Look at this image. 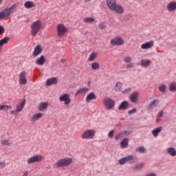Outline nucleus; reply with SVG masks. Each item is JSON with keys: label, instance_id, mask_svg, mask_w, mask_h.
<instances>
[{"label": "nucleus", "instance_id": "f257e3e1", "mask_svg": "<svg viewBox=\"0 0 176 176\" xmlns=\"http://www.w3.org/2000/svg\"><path fill=\"white\" fill-rule=\"evenodd\" d=\"M74 160L71 157H65L58 160L54 164V168H60V167H68L72 164Z\"/></svg>", "mask_w": 176, "mask_h": 176}, {"label": "nucleus", "instance_id": "f03ea898", "mask_svg": "<svg viewBox=\"0 0 176 176\" xmlns=\"http://www.w3.org/2000/svg\"><path fill=\"white\" fill-rule=\"evenodd\" d=\"M30 29L32 36L35 38L41 30H42V21L39 20L35 21L30 25Z\"/></svg>", "mask_w": 176, "mask_h": 176}, {"label": "nucleus", "instance_id": "7ed1b4c3", "mask_svg": "<svg viewBox=\"0 0 176 176\" xmlns=\"http://www.w3.org/2000/svg\"><path fill=\"white\" fill-rule=\"evenodd\" d=\"M16 10V4H13L10 7L6 8L3 11L0 12V20L8 19L9 16Z\"/></svg>", "mask_w": 176, "mask_h": 176}, {"label": "nucleus", "instance_id": "20e7f679", "mask_svg": "<svg viewBox=\"0 0 176 176\" xmlns=\"http://www.w3.org/2000/svg\"><path fill=\"white\" fill-rule=\"evenodd\" d=\"M96 135V131L94 129H88L85 131L81 134L82 140H93Z\"/></svg>", "mask_w": 176, "mask_h": 176}, {"label": "nucleus", "instance_id": "39448f33", "mask_svg": "<svg viewBox=\"0 0 176 176\" xmlns=\"http://www.w3.org/2000/svg\"><path fill=\"white\" fill-rule=\"evenodd\" d=\"M25 107V99L22 100L20 102L16 105V110L11 111V115H17L23 111V109Z\"/></svg>", "mask_w": 176, "mask_h": 176}, {"label": "nucleus", "instance_id": "423d86ee", "mask_svg": "<svg viewBox=\"0 0 176 176\" xmlns=\"http://www.w3.org/2000/svg\"><path fill=\"white\" fill-rule=\"evenodd\" d=\"M43 155H35L28 159V164H34V163H39L43 160Z\"/></svg>", "mask_w": 176, "mask_h": 176}, {"label": "nucleus", "instance_id": "0eeeda50", "mask_svg": "<svg viewBox=\"0 0 176 176\" xmlns=\"http://www.w3.org/2000/svg\"><path fill=\"white\" fill-rule=\"evenodd\" d=\"M103 105L107 109H113L115 108V100L111 98H105L103 99Z\"/></svg>", "mask_w": 176, "mask_h": 176}, {"label": "nucleus", "instance_id": "6e6552de", "mask_svg": "<svg viewBox=\"0 0 176 176\" xmlns=\"http://www.w3.org/2000/svg\"><path fill=\"white\" fill-rule=\"evenodd\" d=\"M57 36L58 38H63L65 35V33L68 31V29L65 25L63 24H59L57 25Z\"/></svg>", "mask_w": 176, "mask_h": 176}, {"label": "nucleus", "instance_id": "1a4fd4ad", "mask_svg": "<svg viewBox=\"0 0 176 176\" xmlns=\"http://www.w3.org/2000/svg\"><path fill=\"white\" fill-rule=\"evenodd\" d=\"M59 101H60V102H64V104L66 105V107H68V105L71 104L72 100H71V97H70L69 94H63L60 96Z\"/></svg>", "mask_w": 176, "mask_h": 176}, {"label": "nucleus", "instance_id": "9d476101", "mask_svg": "<svg viewBox=\"0 0 176 176\" xmlns=\"http://www.w3.org/2000/svg\"><path fill=\"white\" fill-rule=\"evenodd\" d=\"M112 46H122L124 45V40L122 37L117 36L111 41Z\"/></svg>", "mask_w": 176, "mask_h": 176}, {"label": "nucleus", "instance_id": "9b49d317", "mask_svg": "<svg viewBox=\"0 0 176 176\" xmlns=\"http://www.w3.org/2000/svg\"><path fill=\"white\" fill-rule=\"evenodd\" d=\"M19 85H22L23 86L27 85V72L25 71H22L19 74Z\"/></svg>", "mask_w": 176, "mask_h": 176}, {"label": "nucleus", "instance_id": "f8f14e48", "mask_svg": "<svg viewBox=\"0 0 176 176\" xmlns=\"http://www.w3.org/2000/svg\"><path fill=\"white\" fill-rule=\"evenodd\" d=\"M42 46H41V45H37L34 49V51L32 52V56L33 57H38V56H39L40 54H42Z\"/></svg>", "mask_w": 176, "mask_h": 176}, {"label": "nucleus", "instance_id": "ddd939ff", "mask_svg": "<svg viewBox=\"0 0 176 176\" xmlns=\"http://www.w3.org/2000/svg\"><path fill=\"white\" fill-rule=\"evenodd\" d=\"M168 12H175L176 10V1H170L166 6Z\"/></svg>", "mask_w": 176, "mask_h": 176}, {"label": "nucleus", "instance_id": "4468645a", "mask_svg": "<svg viewBox=\"0 0 176 176\" xmlns=\"http://www.w3.org/2000/svg\"><path fill=\"white\" fill-rule=\"evenodd\" d=\"M153 45H155V43L153 41H150L148 42H146L141 45V49L143 50H146L148 49H151V47H153Z\"/></svg>", "mask_w": 176, "mask_h": 176}, {"label": "nucleus", "instance_id": "2eb2a0df", "mask_svg": "<svg viewBox=\"0 0 176 176\" xmlns=\"http://www.w3.org/2000/svg\"><path fill=\"white\" fill-rule=\"evenodd\" d=\"M111 12H115L116 13H118V14H123V13H124V8H123V6L117 4Z\"/></svg>", "mask_w": 176, "mask_h": 176}, {"label": "nucleus", "instance_id": "dca6fc26", "mask_svg": "<svg viewBox=\"0 0 176 176\" xmlns=\"http://www.w3.org/2000/svg\"><path fill=\"white\" fill-rule=\"evenodd\" d=\"M138 97H140V93L135 91L131 94L129 96V100L131 102L135 103L138 101Z\"/></svg>", "mask_w": 176, "mask_h": 176}, {"label": "nucleus", "instance_id": "f3484780", "mask_svg": "<svg viewBox=\"0 0 176 176\" xmlns=\"http://www.w3.org/2000/svg\"><path fill=\"white\" fill-rule=\"evenodd\" d=\"M58 82V78L56 77H52L47 80L46 85L52 86V85H57Z\"/></svg>", "mask_w": 176, "mask_h": 176}, {"label": "nucleus", "instance_id": "a211bd4d", "mask_svg": "<svg viewBox=\"0 0 176 176\" xmlns=\"http://www.w3.org/2000/svg\"><path fill=\"white\" fill-rule=\"evenodd\" d=\"M43 118V113H36L30 118V122H37L39 119Z\"/></svg>", "mask_w": 176, "mask_h": 176}, {"label": "nucleus", "instance_id": "6ab92c4d", "mask_svg": "<svg viewBox=\"0 0 176 176\" xmlns=\"http://www.w3.org/2000/svg\"><path fill=\"white\" fill-rule=\"evenodd\" d=\"M9 37H4L0 40V54H2L3 50V45H6L9 43Z\"/></svg>", "mask_w": 176, "mask_h": 176}, {"label": "nucleus", "instance_id": "aec40b11", "mask_svg": "<svg viewBox=\"0 0 176 176\" xmlns=\"http://www.w3.org/2000/svg\"><path fill=\"white\" fill-rule=\"evenodd\" d=\"M35 63L36 65H40V67H42V65L46 63V59L43 55H41L40 57L37 58Z\"/></svg>", "mask_w": 176, "mask_h": 176}, {"label": "nucleus", "instance_id": "412c9836", "mask_svg": "<svg viewBox=\"0 0 176 176\" xmlns=\"http://www.w3.org/2000/svg\"><path fill=\"white\" fill-rule=\"evenodd\" d=\"M134 157L133 155H128L124 158H122L119 160V163L121 165L125 164L127 162H130V160H133Z\"/></svg>", "mask_w": 176, "mask_h": 176}, {"label": "nucleus", "instance_id": "4be33fe9", "mask_svg": "<svg viewBox=\"0 0 176 176\" xmlns=\"http://www.w3.org/2000/svg\"><path fill=\"white\" fill-rule=\"evenodd\" d=\"M107 3L109 9H110L111 12L114 10L117 5L116 0H107Z\"/></svg>", "mask_w": 176, "mask_h": 176}, {"label": "nucleus", "instance_id": "5701e85b", "mask_svg": "<svg viewBox=\"0 0 176 176\" xmlns=\"http://www.w3.org/2000/svg\"><path fill=\"white\" fill-rule=\"evenodd\" d=\"M94 100H97V96L96 94H94V92L89 93L86 97L87 102H90V101H93Z\"/></svg>", "mask_w": 176, "mask_h": 176}, {"label": "nucleus", "instance_id": "b1692460", "mask_svg": "<svg viewBox=\"0 0 176 176\" xmlns=\"http://www.w3.org/2000/svg\"><path fill=\"white\" fill-rule=\"evenodd\" d=\"M151 61L149 59H142L140 60V65L144 68H148V67L151 66Z\"/></svg>", "mask_w": 176, "mask_h": 176}, {"label": "nucleus", "instance_id": "393cba45", "mask_svg": "<svg viewBox=\"0 0 176 176\" xmlns=\"http://www.w3.org/2000/svg\"><path fill=\"white\" fill-rule=\"evenodd\" d=\"M47 107H49V103L46 102H43L38 104V111L43 112V111L47 109Z\"/></svg>", "mask_w": 176, "mask_h": 176}, {"label": "nucleus", "instance_id": "a878e982", "mask_svg": "<svg viewBox=\"0 0 176 176\" xmlns=\"http://www.w3.org/2000/svg\"><path fill=\"white\" fill-rule=\"evenodd\" d=\"M129 134H130V132L129 131H122L120 133H118L117 135H116V140H120V138H123V137H126V135H129Z\"/></svg>", "mask_w": 176, "mask_h": 176}, {"label": "nucleus", "instance_id": "bb28decb", "mask_svg": "<svg viewBox=\"0 0 176 176\" xmlns=\"http://www.w3.org/2000/svg\"><path fill=\"white\" fill-rule=\"evenodd\" d=\"M87 93H89V88L83 87L80 88L76 92V96H80V94H87Z\"/></svg>", "mask_w": 176, "mask_h": 176}, {"label": "nucleus", "instance_id": "cd10ccee", "mask_svg": "<svg viewBox=\"0 0 176 176\" xmlns=\"http://www.w3.org/2000/svg\"><path fill=\"white\" fill-rule=\"evenodd\" d=\"M163 129V128L162 126H160L158 128H156L155 129L152 131V134L153 135V137H155V138H156V137H157V135H159V134H160V133H162V130Z\"/></svg>", "mask_w": 176, "mask_h": 176}, {"label": "nucleus", "instance_id": "c85d7f7f", "mask_svg": "<svg viewBox=\"0 0 176 176\" xmlns=\"http://www.w3.org/2000/svg\"><path fill=\"white\" fill-rule=\"evenodd\" d=\"M157 104H159V100H154L150 102L148 104V109H153V108H156V107H157Z\"/></svg>", "mask_w": 176, "mask_h": 176}, {"label": "nucleus", "instance_id": "c756f323", "mask_svg": "<svg viewBox=\"0 0 176 176\" xmlns=\"http://www.w3.org/2000/svg\"><path fill=\"white\" fill-rule=\"evenodd\" d=\"M24 6L26 9H31L32 8H35V3L31 1H28L25 3Z\"/></svg>", "mask_w": 176, "mask_h": 176}, {"label": "nucleus", "instance_id": "7c9ffc66", "mask_svg": "<svg viewBox=\"0 0 176 176\" xmlns=\"http://www.w3.org/2000/svg\"><path fill=\"white\" fill-rule=\"evenodd\" d=\"M127 108H129V102L124 100L120 104L118 109H127Z\"/></svg>", "mask_w": 176, "mask_h": 176}, {"label": "nucleus", "instance_id": "2f4dec72", "mask_svg": "<svg viewBox=\"0 0 176 176\" xmlns=\"http://www.w3.org/2000/svg\"><path fill=\"white\" fill-rule=\"evenodd\" d=\"M120 146L122 148H127L129 146V139H123L120 142Z\"/></svg>", "mask_w": 176, "mask_h": 176}, {"label": "nucleus", "instance_id": "473e14b6", "mask_svg": "<svg viewBox=\"0 0 176 176\" xmlns=\"http://www.w3.org/2000/svg\"><path fill=\"white\" fill-rule=\"evenodd\" d=\"M98 56V54L97 52H92L88 58L89 61H94L96 58H97V56Z\"/></svg>", "mask_w": 176, "mask_h": 176}, {"label": "nucleus", "instance_id": "72a5a7b5", "mask_svg": "<svg viewBox=\"0 0 176 176\" xmlns=\"http://www.w3.org/2000/svg\"><path fill=\"white\" fill-rule=\"evenodd\" d=\"M91 67L94 71H97L100 69V63L98 62H94L91 63Z\"/></svg>", "mask_w": 176, "mask_h": 176}, {"label": "nucleus", "instance_id": "f704fd0d", "mask_svg": "<svg viewBox=\"0 0 176 176\" xmlns=\"http://www.w3.org/2000/svg\"><path fill=\"white\" fill-rule=\"evenodd\" d=\"M168 153L170 155V156H176V150L173 147H170L168 148Z\"/></svg>", "mask_w": 176, "mask_h": 176}, {"label": "nucleus", "instance_id": "c9c22d12", "mask_svg": "<svg viewBox=\"0 0 176 176\" xmlns=\"http://www.w3.org/2000/svg\"><path fill=\"white\" fill-rule=\"evenodd\" d=\"M8 109H12V106L0 104V111H8Z\"/></svg>", "mask_w": 176, "mask_h": 176}, {"label": "nucleus", "instance_id": "e433bc0d", "mask_svg": "<svg viewBox=\"0 0 176 176\" xmlns=\"http://www.w3.org/2000/svg\"><path fill=\"white\" fill-rule=\"evenodd\" d=\"M136 152H139V153H145L146 152V148L144 146H139L135 149Z\"/></svg>", "mask_w": 176, "mask_h": 176}, {"label": "nucleus", "instance_id": "4c0bfd02", "mask_svg": "<svg viewBox=\"0 0 176 176\" xmlns=\"http://www.w3.org/2000/svg\"><path fill=\"white\" fill-rule=\"evenodd\" d=\"M115 90H116V91H123V90H122V82H118L116 83Z\"/></svg>", "mask_w": 176, "mask_h": 176}, {"label": "nucleus", "instance_id": "58836bf2", "mask_svg": "<svg viewBox=\"0 0 176 176\" xmlns=\"http://www.w3.org/2000/svg\"><path fill=\"white\" fill-rule=\"evenodd\" d=\"M169 90L170 91H176V82H171L170 86H169Z\"/></svg>", "mask_w": 176, "mask_h": 176}, {"label": "nucleus", "instance_id": "ea45409f", "mask_svg": "<svg viewBox=\"0 0 176 176\" xmlns=\"http://www.w3.org/2000/svg\"><path fill=\"white\" fill-rule=\"evenodd\" d=\"M94 21H96V19L93 17H85L84 18V22L85 23H94Z\"/></svg>", "mask_w": 176, "mask_h": 176}, {"label": "nucleus", "instance_id": "a19ab883", "mask_svg": "<svg viewBox=\"0 0 176 176\" xmlns=\"http://www.w3.org/2000/svg\"><path fill=\"white\" fill-rule=\"evenodd\" d=\"M166 85H162L158 87V89L160 90V91H161V93H164V91H166Z\"/></svg>", "mask_w": 176, "mask_h": 176}, {"label": "nucleus", "instance_id": "79ce46f5", "mask_svg": "<svg viewBox=\"0 0 176 176\" xmlns=\"http://www.w3.org/2000/svg\"><path fill=\"white\" fill-rule=\"evenodd\" d=\"M131 87L127 88L124 90L122 91V94H129V93H131Z\"/></svg>", "mask_w": 176, "mask_h": 176}, {"label": "nucleus", "instance_id": "37998d69", "mask_svg": "<svg viewBox=\"0 0 176 176\" xmlns=\"http://www.w3.org/2000/svg\"><path fill=\"white\" fill-rule=\"evenodd\" d=\"M124 63H126V64L129 63H131V57L127 56H125L124 58Z\"/></svg>", "mask_w": 176, "mask_h": 176}, {"label": "nucleus", "instance_id": "c03bdc74", "mask_svg": "<svg viewBox=\"0 0 176 176\" xmlns=\"http://www.w3.org/2000/svg\"><path fill=\"white\" fill-rule=\"evenodd\" d=\"M126 69H131V68H134V64L133 63H126Z\"/></svg>", "mask_w": 176, "mask_h": 176}, {"label": "nucleus", "instance_id": "a18cd8bd", "mask_svg": "<svg viewBox=\"0 0 176 176\" xmlns=\"http://www.w3.org/2000/svg\"><path fill=\"white\" fill-rule=\"evenodd\" d=\"M144 166V163H140L139 164H137L135 167V170H141V168H142Z\"/></svg>", "mask_w": 176, "mask_h": 176}, {"label": "nucleus", "instance_id": "49530a36", "mask_svg": "<svg viewBox=\"0 0 176 176\" xmlns=\"http://www.w3.org/2000/svg\"><path fill=\"white\" fill-rule=\"evenodd\" d=\"M2 145H5V146H9L10 145V142H9V140H4L2 141L1 142Z\"/></svg>", "mask_w": 176, "mask_h": 176}, {"label": "nucleus", "instance_id": "de8ad7c7", "mask_svg": "<svg viewBox=\"0 0 176 176\" xmlns=\"http://www.w3.org/2000/svg\"><path fill=\"white\" fill-rule=\"evenodd\" d=\"M113 134H115V131L111 130L110 132L108 133V137L109 138H113Z\"/></svg>", "mask_w": 176, "mask_h": 176}, {"label": "nucleus", "instance_id": "09e8293b", "mask_svg": "<svg viewBox=\"0 0 176 176\" xmlns=\"http://www.w3.org/2000/svg\"><path fill=\"white\" fill-rule=\"evenodd\" d=\"M107 27V25H105V23L102 22L99 24V28H100V30H104V28H105Z\"/></svg>", "mask_w": 176, "mask_h": 176}, {"label": "nucleus", "instance_id": "8fccbe9b", "mask_svg": "<svg viewBox=\"0 0 176 176\" xmlns=\"http://www.w3.org/2000/svg\"><path fill=\"white\" fill-rule=\"evenodd\" d=\"M137 112V109L134 108L132 110L128 111L129 115H133V113H135Z\"/></svg>", "mask_w": 176, "mask_h": 176}, {"label": "nucleus", "instance_id": "3c124183", "mask_svg": "<svg viewBox=\"0 0 176 176\" xmlns=\"http://www.w3.org/2000/svg\"><path fill=\"white\" fill-rule=\"evenodd\" d=\"M160 118H163V111H160L157 115V119H160Z\"/></svg>", "mask_w": 176, "mask_h": 176}, {"label": "nucleus", "instance_id": "603ef678", "mask_svg": "<svg viewBox=\"0 0 176 176\" xmlns=\"http://www.w3.org/2000/svg\"><path fill=\"white\" fill-rule=\"evenodd\" d=\"M0 167L1 168H5L6 167V163L5 162H0Z\"/></svg>", "mask_w": 176, "mask_h": 176}, {"label": "nucleus", "instance_id": "864d4df0", "mask_svg": "<svg viewBox=\"0 0 176 176\" xmlns=\"http://www.w3.org/2000/svg\"><path fill=\"white\" fill-rule=\"evenodd\" d=\"M4 33H5V28H3V27L0 25V34L2 35V34H4Z\"/></svg>", "mask_w": 176, "mask_h": 176}, {"label": "nucleus", "instance_id": "5fc2aeb1", "mask_svg": "<svg viewBox=\"0 0 176 176\" xmlns=\"http://www.w3.org/2000/svg\"><path fill=\"white\" fill-rule=\"evenodd\" d=\"M30 174V171L25 170L23 172V176H28Z\"/></svg>", "mask_w": 176, "mask_h": 176}, {"label": "nucleus", "instance_id": "6e6d98bb", "mask_svg": "<svg viewBox=\"0 0 176 176\" xmlns=\"http://www.w3.org/2000/svg\"><path fill=\"white\" fill-rule=\"evenodd\" d=\"M67 60L65 58L61 59V63H65Z\"/></svg>", "mask_w": 176, "mask_h": 176}, {"label": "nucleus", "instance_id": "4d7b16f0", "mask_svg": "<svg viewBox=\"0 0 176 176\" xmlns=\"http://www.w3.org/2000/svg\"><path fill=\"white\" fill-rule=\"evenodd\" d=\"M91 0H85V2H90Z\"/></svg>", "mask_w": 176, "mask_h": 176}, {"label": "nucleus", "instance_id": "13d9d810", "mask_svg": "<svg viewBox=\"0 0 176 176\" xmlns=\"http://www.w3.org/2000/svg\"><path fill=\"white\" fill-rule=\"evenodd\" d=\"M1 3H2V0H0V5H1Z\"/></svg>", "mask_w": 176, "mask_h": 176}, {"label": "nucleus", "instance_id": "bf43d9fd", "mask_svg": "<svg viewBox=\"0 0 176 176\" xmlns=\"http://www.w3.org/2000/svg\"><path fill=\"white\" fill-rule=\"evenodd\" d=\"M0 79H1V76H0Z\"/></svg>", "mask_w": 176, "mask_h": 176}]
</instances>
